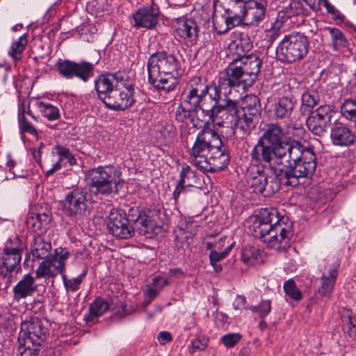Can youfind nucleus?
Here are the masks:
<instances>
[{"instance_id":"obj_5","label":"nucleus","mask_w":356,"mask_h":356,"mask_svg":"<svg viewBox=\"0 0 356 356\" xmlns=\"http://www.w3.org/2000/svg\"><path fill=\"white\" fill-rule=\"evenodd\" d=\"M300 141L285 140L284 129L277 124L269 123L265 126L262 136L250 153L252 162L265 163L268 166L260 168H271L276 163H281L286 154Z\"/></svg>"},{"instance_id":"obj_32","label":"nucleus","mask_w":356,"mask_h":356,"mask_svg":"<svg viewBox=\"0 0 356 356\" xmlns=\"http://www.w3.org/2000/svg\"><path fill=\"white\" fill-rule=\"evenodd\" d=\"M332 40L334 50L341 51L349 45V42L341 30L334 27H327Z\"/></svg>"},{"instance_id":"obj_34","label":"nucleus","mask_w":356,"mask_h":356,"mask_svg":"<svg viewBox=\"0 0 356 356\" xmlns=\"http://www.w3.org/2000/svg\"><path fill=\"white\" fill-rule=\"evenodd\" d=\"M37 106L42 115L49 121H54L60 118L59 108L48 102H39Z\"/></svg>"},{"instance_id":"obj_14","label":"nucleus","mask_w":356,"mask_h":356,"mask_svg":"<svg viewBox=\"0 0 356 356\" xmlns=\"http://www.w3.org/2000/svg\"><path fill=\"white\" fill-rule=\"evenodd\" d=\"M335 113L333 108L327 104L311 111L306 120L308 129L315 136H323L332 125V119Z\"/></svg>"},{"instance_id":"obj_37","label":"nucleus","mask_w":356,"mask_h":356,"mask_svg":"<svg viewBox=\"0 0 356 356\" xmlns=\"http://www.w3.org/2000/svg\"><path fill=\"white\" fill-rule=\"evenodd\" d=\"M341 113L346 119L356 125V100L345 99L341 106Z\"/></svg>"},{"instance_id":"obj_35","label":"nucleus","mask_w":356,"mask_h":356,"mask_svg":"<svg viewBox=\"0 0 356 356\" xmlns=\"http://www.w3.org/2000/svg\"><path fill=\"white\" fill-rule=\"evenodd\" d=\"M54 149L56 151V152L59 157L58 160L55 161V163L52 165V166L46 170V176L51 175L60 170L61 168V163L63 159H66L70 154V150L69 148L60 145H56Z\"/></svg>"},{"instance_id":"obj_58","label":"nucleus","mask_w":356,"mask_h":356,"mask_svg":"<svg viewBox=\"0 0 356 356\" xmlns=\"http://www.w3.org/2000/svg\"><path fill=\"white\" fill-rule=\"evenodd\" d=\"M10 70V65L6 63H0V76L6 78L8 72Z\"/></svg>"},{"instance_id":"obj_56","label":"nucleus","mask_w":356,"mask_h":356,"mask_svg":"<svg viewBox=\"0 0 356 356\" xmlns=\"http://www.w3.org/2000/svg\"><path fill=\"white\" fill-rule=\"evenodd\" d=\"M226 257L222 252H218L216 250H211L209 253V261L210 262H218Z\"/></svg>"},{"instance_id":"obj_63","label":"nucleus","mask_w":356,"mask_h":356,"mask_svg":"<svg viewBox=\"0 0 356 356\" xmlns=\"http://www.w3.org/2000/svg\"><path fill=\"white\" fill-rule=\"evenodd\" d=\"M170 273L172 275L184 276V273L180 268H172L170 270Z\"/></svg>"},{"instance_id":"obj_49","label":"nucleus","mask_w":356,"mask_h":356,"mask_svg":"<svg viewBox=\"0 0 356 356\" xmlns=\"http://www.w3.org/2000/svg\"><path fill=\"white\" fill-rule=\"evenodd\" d=\"M241 339V335L239 333H229L223 335L220 341L227 348H233Z\"/></svg>"},{"instance_id":"obj_27","label":"nucleus","mask_w":356,"mask_h":356,"mask_svg":"<svg viewBox=\"0 0 356 356\" xmlns=\"http://www.w3.org/2000/svg\"><path fill=\"white\" fill-rule=\"evenodd\" d=\"M284 13L280 12L276 19L267 20L264 32L266 33L265 39L269 43H273L280 35L282 22H280L279 19H282L284 18Z\"/></svg>"},{"instance_id":"obj_4","label":"nucleus","mask_w":356,"mask_h":356,"mask_svg":"<svg viewBox=\"0 0 356 356\" xmlns=\"http://www.w3.org/2000/svg\"><path fill=\"white\" fill-rule=\"evenodd\" d=\"M252 229L254 237L278 250L289 248L293 235L292 222L287 217L280 216L274 208L261 209Z\"/></svg>"},{"instance_id":"obj_60","label":"nucleus","mask_w":356,"mask_h":356,"mask_svg":"<svg viewBox=\"0 0 356 356\" xmlns=\"http://www.w3.org/2000/svg\"><path fill=\"white\" fill-rule=\"evenodd\" d=\"M344 329H347V332L348 333L349 336L352 337L354 336L356 333V327L351 322V319H349V323L347 326V327H345Z\"/></svg>"},{"instance_id":"obj_15","label":"nucleus","mask_w":356,"mask_h":356,"mask_svg":"<svg viewBox=\"0 0 356 356\" xmlns=\"http://www.w3.org/2000/svg\"><path fill=\"white\" fill-rule=\"evenodd\" d=\"M267 7L266 0H248L243 2L239 6L243 25L257 27L265 22L268 18Z\"/></svg>"},{"instance_id":"obj_55","label":"nucleus","mask_w":356,"mask_h":356,"mask_svg":"<svg viewBox=\"0 0 356 356\" xmlns=\"http://www.w3.org/2000/svg\"><path fill=\"white\" fill-rule=\"evenodd\" d=\"M187 187L188 186H186L185 184H180V181H179V182L177 183V185L175 188V190L173 192V197H174L175 202L177 201V200L181 194L185 193L186 192Z\"/></svg>"},{"instance_id":"obj_30","label":"nucleus","mask_w":356,"mask_h":356,"mask_svg":"<svg viewBox=\"0 0 356 356\" xmlns=\"http://www.w3.org/2000/svg\"><path fill=\"white\" fill-rule=\"evenodd\" d=\"M110 304L102 298H97L89 306L87 321H92L107 312Z\"/></svg>"},{"instance_id":"obj_2","label":"nucleus","mask_w":356,"mask_h":356,"mask_svg":"<svg viewBox=\"0 0 356 356\" xmlns=\"http://www.w3.org/2000/svg\"><path fill=\"white\" fill-rule=\"evenodd\" d=\"M316 157L312 148L299 143L286 154L281 163L271 168H257L250 184L254 193L264 197L274 195L280 188L281 179L287 186L296 187L300 184L301 178L310 179L316 169Z\"/></svg>"},{"instance_id":"obj_46","label":"nucleus","mask_w":356,"mask_h":356,"mask_svg":"<svg viewBox=\"0 0 356 356\" xmlns=\"http://www.w3.org/2000/svg\"><path fill=\"white\" fill-rule=\"evenodd\" d=\"M250 310L252 312L259 314L261 318L266 317L271 310V302L268 300H261L257 306H252Z\"/></svg>"},{"instance_id":"obj_43","label":"nucleus","mask_w":356,"mask_h":356,"mask_svg":"<svg viewBox=\"0 0 356 356\" xmlns=\"http://www.w3.org/2000/svg\"><path fill=\"white\" fill-rule=\"evenodd\" d=\"M259 254V251L257 248L247 247L243 250L241 258L245 264L252 266L258 261Z\"/></svg>"},{"instance_id":"obj_64","label":"nucleus","mask_w":356,"mask_h":356,"mask_svg":"<svg viewBox=\"0 0 356 356\" xmlns=\"http://www.w3.org/2000/svg\"><path fill=\"white\" fill-rule=\"evenodd\" d=\"M250 350L248 348H243L241 350L238 356H248Z\"/></svg>"},{"instance_id":"obj_10","label":"nucleus","mask_w":356,"mask_h":356,"mask_svg":"<svg viewBox=\"0 0 356 356\" xmlns=\"http://www.w3.org/2000/svg\"><path fill=\"white\" fill-rule=\"evenodd\" d=\"M309 47L308 38L302 33L296 32L284 36L277 47L276 54L281 61L291 63L305 57Z\"/></svg>"},{"instance_id":"obj_7","label":"nucleus","mask_w":356,"mask_h":356,"mask_svg":"<svg viewBox=\"0 0 356 356\" xmlns=\"http://www.w3.org/2000/svg\"><path fill=\"white\" fill-rule=\"evenodd\" d=\"M204 79L200 76H193L186 83L181 95L180 104L175 111V119L179 122L191 120L193 113L202 112L204 105V95L207 92Z\"/></svg>"},{"instance_id":"obj_21","label":"nucleus","mask_w":356,"mask_h":356,"mask_svg":"<svg viewBox=\"0 0 356 356\" xmlns=\"http://www.w3.org/2000/svg\"><path fill=\"white\" fill-rule=\"evenodd\" d=\"M330 138L334 145L349 147L356 141V136L351 129L341 122H335L330 129Z\"/></svg>"},{"instance_id":"obj_31","label":"nucleus","mask_w":356,"mask_h":356,"mask_svg":"<svg viewBox=\"0 0 356 356\" xmlns=\"http://www.w3.org/2000/svg\"><path fill=\"white\" fill-rule=\"evenodd\" d=\"M131 220L134 221L135 227L140 235H146L153 231L154 223L145 213L140 212L137 218Z\"/></svg>"},{"instance_id":"obj_18","label":"nucleus","mask_w":356,"mask_h":356,"mask_svg":"<svg viewBox=\"0 0 356 356\" xmlns=\"http://www.w3.org/2000/svg\"><path fill=\"white\" fill-rule=\"evenodd\" d=\"M134 88L129 85L125 90L115 88L103 102L106 106L113 111H124L131 107L135 102L134 99Z\"/></svg>"},{"instance_id":"obj_53","label":"nucleus","mask_w":356,"mask_h":356,"mask_svg":"<svg viewBox=\"0 0 356 356\" xmlns=\"http://www.w3.org/2000/svg\"><path fill=\"white\" fill-rule=\"evenodd\" d=\"M168 280L163 277L156 276L152 279V285L154 289L160 290L165 286L168 285Z\"/></svg>"},{"instance_id":"obj_50","label":"nucleus","mask_w":356,"mask_h":356,"mask_svg":"<svg viewBox=\"0 0 356 356\" xmlns=\"http://www.w3.org/2000/svg\"><path fill=\"white\" fill-rule=\"evenodd\" d=\"M113 310L115 314L119 317H123L124 316L129 315L134 312V309L131 306L122 302L116 303Z\"/></svg>"},{"instance_id":"obj_33","label":"nucleus","mask_w":356,"mask_h":356,"mask_svg":"<svg viewBox=\"0 0 356 356\" xmlns=\"http://www.w3.org/2000/svg\"><path fill=\"white\" fill-rule=\"evenodd\" d=\"M51 250V244L50 242L45 241L40 237L35 238L32 248V254L34 257L42 259H46L50 256Z\"/></svg>"},{"instance_id":"obj_22","label":"nucleus","mask_w":356,"mask_h":356,"mask_svg":"<svg viewBox=\"0 0 356 356\" xmlns=\"http://www.w3.org/2000/svg\"><path fill=\"white\" fill-rule=\"evenodd\" d=\"M199 26L193 18H180L175 26L176 34L191 45L196 44Z\"/></svg>"},{"instance_id":"obj_23","label":"nucleus","mask_w":356,"mask_h":356,"mask_svg":"<svg viewBox=\"0 0 356 356\" xmlns=\"http://www.w3.org/2000/svg\"><path fill=\"white\" fill-rule=\"evenodd\" d=\"M37 289L35 277L30 273L25 274L13 289L14 300L19 301L32 296Z\"/></svg>"},{"instance_id":"obj_52","label":"nucleus","mask_w":356,"mask_h":356,"mask_svg":"<svg viewBox=\"0 0 356 356\" xmlns=\"http://www.w3.org/2000/svg\"><path fill=\"white\" fill-rule=\"evenodd\" d=\"M157 340L161 345L164 346L167 343L171 342L173 340V337L170 332L162 331L158 334Z\"/></svg>"},{"instance_id":"obj_19","label":"nucleus","mask_w":356,"mask_h":356,"mask_svg":"<svg viewBox=\"0 0 356 356\" xmlns=\"http://www.w3.org/2000/svg\"><path fill=\"white\" fill-rule=\"evenodd\" d=\"M154 1L155 0H151L150 5L140 8L134 14L133 18L135 27H142L149 29L154 27L158 23L159 8Z\"/></svg>"},{"instance_id":"obj_16","label":"nucleus","mask_w":356,"mask_h":356,"mask_svg":"<svg viewBox=\"0 0 356 356\" xmlns=\"http://www.w3.org/2000/svg\"><path fill=\"white\" fill-rule=\"evenodd\" d=\"M88 194L83 188H76L69 192L65 198L66 214L76 219L88 214Z\"/></svg>"},{"instance_id":"obj_48","label":"nucleus","mask_w":356,"mask_h":356,"mask_svg":"<svg viewBox=\"0 0 356 356\" xmlns=\"http://www.w3.org/2000/svg\"><path fill=\"white\" fill-rule=\"evenodd\" d=\"M213 24L215 31L218 34L225 33L229 30L227 26V19H225V16L214 17L213 19Z\"/></svg>"},{"instance_id":"obj_25","label":"nucleus","mask_w":356,"mask_h":356,"mask_svg":"<svg viewBox=\"0 0 356 356\" xmlns=\"http://www.w3.org/2000/svg\"><path fill=\"white\" fill-rule=\"evenodd\" d=\"M119 78L117 74H102L99 76L95 81V86L99 98L104 102V97H107L114 89V81H118Z\"/></svg>"},{"instance_id":"obj_38","label":"nucleus","mask_w":356,"mask_h":356,"mask_svg":"<svg viewBox=\"0 0 356 356\" xmlns=\"http://www.w3.org/2000/svg\"><path fill=\"white\" fill-rule=\"evenodd\" d=\"M18 124L21 133H27L35 137H38V131L34 127V126L29 121V120L25 115L24 107L22 108V111L19 110V113L18 115Z\"/></svg>"},{"instance_id":"obj_47","label":"nucleus","mask_w":356,"mask_h":356,"mask_svg":"<svg viewBox=\"0 0 356 356\" xmlns=\"http://www.w3.org/2000/svg\"><path fill=\"white\" fill-rule=\"evenodd\" d=\"M318 3L323 6L330 15L332 16L334 19H338L343 22L345 19L344 15L337 10L329 0H318Z\"/></svg>"},{"instance_id":"obj_51","label":"nucleus","mask_w":356,"mask_h":356,"mask_svg":"<svg viewBox=\"0 0 356 356\" xmlns=\"http://www.w3.org/2000/svg\"><path fill=\"white\" fill-rule=\"evenodd\" d=\"M45 147V145L44 143H41L40 145L38 147H33L31 149L33 157L35 162L38 163V164L43 168L44 166L42 164L41 161V156L42 153V149Z\"/></svg>"},{"instance_id":"obj_42","label":"nucleus","mask_w":356,"mask_h":356,"mask_svg":"<svg viewBox=\"0 0 356 356\" xmlns=\"http://www.w3.org/2000/svg\"><path fill=\"white\" fill-rule=\"evenodd\" d=\"M284 291L286 296L295 301H300L302 298L300 290L293 280L290 279L286 281L283 285Z\"/></svg>"},{"instance_id":"obj_17","label":"nucleus","mask_w":356,"mask_h":356,"mask_svg":"<svg viewBox=\"0 0 356 356\" xmlns=\"http://www.w3.org/2000/svg\"><path fill=\"white\" fill-rule=\"evenodd\" d=\"M107 227L109 232L120 239L131 238L134 234V227L123 211L113 210L108 216Z\"/></svg>"},{"instance_id":"obj_20","label":"nucleus","mask_w":356,"mask_h":356,"mask_svg":"<svg viewBox=\"0 0 356 356\" xmlns=\"http://www.w3.org/2000/svg\"><path fill=\"white\" fill-rule=\"evenodd\" d=\"M22 256L2 250L0 252V276L6 279L8 284L12 282V273L22 270Z\"/></svg>"},{"instance_id":"obj_11","label":"nucleus","mask_w":356,"mask_h":356,"mask_svg":"<svg viewBox=\"0 0 356 356\" xmlns=\"http://www.w3.org/2000/svg\"><path fill=\"white\" fill-rule=\"evenodd\" d=\"M70 255V252L64 248L54 250V254H50L40 264L35 270V277L38 279L54 278L58 275H63L65 271V266Z\"/></svg>"},{"instance_id":"obj_45","label":"nucleus","mask_w":356,"mask_h":356,"mask_svg":"<svg viewBox=\"0 0 356 356\" xmlns=\"http://www.w3.org/2000/svg\"><path fill=\"white\" fill-rule=\"evenodd\" d=\"M159 132L164 142L170 143L176 135V128L172 123L165 122L164 124H162Z\"/></svg>"},{"instance_id":"obj_28","label":"nucleus","mask_w":356,"mask_h":356,"mask_svg":"<svg viewBox=\"0 0 356 356\" xmlns=\"http://www.w3.org/2000/svg\"><path fill=\"white\" fill-rule=\"evenodd\" d=\"M51 221L48 213L43 212L35 213L26 219L28 226L31 227L33 232H42Z\"/></svg>"},{"instance_id":"obj_24","label":"nucleus","mask_w":356,"mask_h":356,"mask_svg":"<svg viewBox=\"0 0 356 356\" xmlns=\"http://www.w3.org/2000/svg\"><path fill=\"white\" fill-rule=\"evenodd\" d=\"M339 264L334 263L329 268L328 273H323L320 278V285L317 289L321 297H329L332 293L338 277Z\"/></svg>"},{"instance_id":"obj_36","label":"nucleus","mask_w":356,"mask_h":356,"mask_svg":"<svg viewBox=\"0 0 356 356\" xmlns=\"http://www.w3.org/2000/svg\"><path fill=\"white\" fill-rule=\"evenodd\" d=\"M27 42V38L25 34L20 36L17 40L13 42L8 51L9 56L15 61L21 60L22 54L25 49Z\"/></svg>"},{"instance_id":"obj_29","label":"nucleus","mask_w":356,"mask_h":356,"mask_svg":"<svg viewBox=\"0 0 356 356\" xmlns=\"http://www.w3.org/2000/svg\"><path fill=\"white\" fill-rule=\"evenodd\" d=\"M261 104L259 98L254 95H247L243 100L241 113L260 118Z\"/></svg>"},{"instance_id":"obj_12","label":"nucleus","mask_w":356,"mask_h":356,"mask_svg":"<svg viewBox=\"0 0 356 356\" xmlns=\"http://www.w3.org/2000/svg\"><path fill=\"white\" fill-rule=\"evenodd\" d=\"M291 81L277 84L275 89L277 97L273 104V113L277 119L289 118L296 107L297 100L293 94Z\"/></svg>"},{"instance_id":"obj_59","label":"nucleus","mask_w":356,"mask_h":356,"mask_svg":"<svg viewBox=\"0 0 356 356\" xmlns=\"http://www.w3.org/2000/svg\"><path fill=\"white\" fill-rule=\"evenodd\" d=\"M159 292V291L158 290V289H154V287H152L145 292V296H147L148 298L153 300L154 298L157 296Z\"/></svg>"},{"instance_id":"obj_40","label":"nucleus","mask_w":356,"mask_h":356,"mask_svg":"<svg viewBox=\"0 0 356 356\" xmlns=\"http://www.w3.org/2000/svg\"><path fill=\"white\" fill-rule=\"evenodd\" d=\"M180 184H184L188 187L195 186L198 182V178L194 171L188 165L182 167L180 172Z\"/></svg>"},{"instance_id":"obj_13","label":"nucleus","mask_w":356,"mask_h":356,"mask_svg":"<svg viewBox=\"0 0 356 356\" xmlns=\"http://www.w3.org/2000/svg\"><path fill=\"white\" fill-rule=\"evenodd\" d=\"M56 67L59 74L67 79L75 77L87 82L94 75L95 66L88 61L75 62L67 59H58Z\"/></svg>"},{"instance_id":"obj_3","label":"nucleus","mask_w":356,"mask_h":356,"mask_svg":"<svg viewBox=\"0 0 356 356\" xmlns=\"http://www.w3.org/2000/svg\"><path fill=\"white\" fill-rule=\"evenodd\" d=\"M190 121L194 128L202 129L190 151L193 164L204 172L224 170L229 163V153L219 134L211 127V120H200L197 113H193Z\"/></svg>"},{"instance_id":"obj_8","label":"nucleus","mask_w":356,"mask_h":356,"mask_svg":"<svg viewBox=\"0 0 356 356\" xmlns=\"http://www.w3.org/2000/svg\"><path fill=\"white\" fill-rule=\"evenodd\" d=\"M46 338V328L38 318H31L21 323L18 336L19 352L22 356H37Z\"/></svg>"},{"instance_id":"obj_6","label":"nucleus","mask_w":356,"mask_h":356,"mask_svg":"<svg viewBox=\"0 0 356 356\" xmlns=\"http://www.w3.org/2000/svg\"><path fill=\"white\" fill-rule=\"evenodd\" d=\"M148 83L161 95L174 92L179 83L177 76L181 70L179 58L167 51L152 54L147 61Z\"/></svg>"},{"instance_id":"obj_1","label":"nucleus","mask_w":356,"mask_h":356,"mask_svg":"<svg viewBox=\"0 0 356 356\" xmlns=\"http://www.w3.org/2000/svg\"><path fill=\"white\" fill-rule=\"evenodd\" d=\"M262 66V60L257 56L250 54L234 58L225 68L219 77L218 84L207 83L204 86L207 92L204 95V105L202 114L209 118L213 129L221 127L234 129L240 108L237 103L231 99H222L221 91L231 93L233 88L243 86H252L256 81Z\"/></svg>"},{"instance_id":"obj_39","label":"nucleus","mask_w":356,"mask_h":356,"mask_svg":"<svg viewBox=\"0 0 356 356\" xmlns=\"http://www.w3.org/2000/svg\"><path fill=\"white\" fill-rule=\"evenodd\" d=\"M24 250V245L19 236H15L9 238L2 250L17 254L22 256Z\"/></svg>"},{"instance_id":"obj_57","label":"nucleus","mask_w":356,"mask_h":356,"mask_svg":"<svg viewBox=\"0 0 356 356\" xmlns=\"http://www.w3.org/2000/svg\"><path fill=\"white\" fill-rule=\"evenodd\" d=\"M6 165L10 168V170L12 172L14 176L16 177H24L22 173H20L18 170H15L14 168L16 166V162L11 159L10 157L7 161Z\"/></svg>"},{"instance_id":"obj_41","label":"nucleus","mask_w":356,"mask_h":356,"mask_svg":"<svg viewBox=\"0 0 356 356\" xmlns=\"http://www.w3.org/2000/svg\"><path fill=\"white\" fill-rule=\"evenodd\" d=\"M301 100L302 106L310 111L318 103L319 95L315 90H307L302 95Z\"/></svg>"},{"instance_id":"obj_44","label":"nucleus","mask_w":356,"mask_h":356,"mask_svg":"<svg viewBox=\"0 0 356 356\" xmlns=\"http://www.w3.org/2000/svg\"><path fill=\"white\" fill-rule=\"evenodd\" d=\"M86 273L87 270H85L82 274L72 279H67L66 275L65 274V273H63L61 276L66 290H70L72 291H77Z\"/></svg>"},{"instance_id":"obj_9","label":"nucleus","mask_w":356,"mask_h":356,"mask_svg":"<svg viewBox=\"0 0 356 356\" xmlns=\"http://www.w3.org/2000/svg\"><path fill=\"white\" fill-rule=\"evenodd\" d=\"M121 174L120 168L113 165H99L89 170L87 177L90 192L95 195L111 194L113 185L117 187L120 184Z\"/></svg>"},{"instance_id":"obj_26","label":"nucleus","mask_w":356,"mask_h":356,"mask_svg":"<svg viewBox=\"0 0 356 356\" xmlns=\"http://www.w3.org/2000/svg\"><path fill=\"white\" fill-rule=\"evenodd\" d=\"M259 117L249 115L246 113H241L237 115L236 123L234 124V129H239L243 133V135H249L256 127L259 122Z\"/></svg>"},{"instance_id":"obj_62","label":"nucleus","mask_w":356,"mask_h":356,"mask_svg":"<svg viewBox=\"0 0 356 356\" xmlns=\"http://www.w3.org/2000/svg\"><path fill=\"white\" fill-rule=\"evenodd\" d=\"M210 264L213 268V270L216 273H220L222 270V266L220 264H218V262H210Z\"/></svg>"},{"instance_id":"obj_54","label":"nucleus","mask_w":356,"mask_h":356,"mask_svg":"<svg viewBox=\"0 0 356 356\" xmlns=\"http://www.w3.org/2000/svg\"><path fill=\"white\" fill-rule=\"evenodd\" d=\"M227 19V26L229 30L243 21L242 15L225 17Z\"/></svg>"},{"instance_id":"obj_61","label":"nucleus","mask_w":356,"mask_h":356,"mask_svg":"<svg viewBox=\"0 0 356 356\" xmlns=\"http://www.w3.org/2000/svg\"><path fill=\"white\" fill-rule=\"evenodd\" d=\"M236 302H237L238 305L236 307V309H238L239 307L244 306L246 302V299L245 296H237L236 298Z\"/></svg>"}]
</instances>
